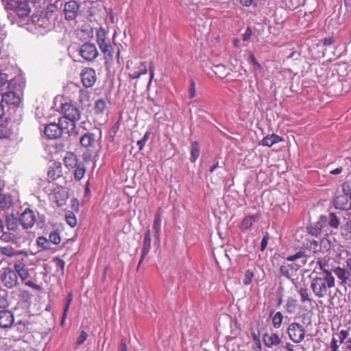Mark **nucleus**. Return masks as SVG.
<instances>
[{"mask_svg": "<svg viewBox=\"0 0 351 351\" xmlns=\"http://www.w3.org/2000/svg\"><path fill=\"white\" fill-rule=\"evenodd\" d=\"M162 217L161 214L158 211L154 216L153 223V230L154 231L155 243H160V227H161Z\"/></svg>", "mask_w": 351, "mask_h": 351, "instance_id": "23", "label": "nucleus"}, {"mask_svg": "<svg viewBox=\"0 0 351 351\" xmlns=\"http://www.w3.org/2000/svg\"><path fill=\"white\" fill-rule=\"evenodd\" d=\"M64 119H58V123H51L45 126V134L49 139H56L60 138L63 133L69 134L70 136H74L73 132L69 130L66 123H64Z\"/></svg>", "mask_w": 351, "mask_h": 351, "instance_id": "3", "label": "nucleus"}, {"mask_svg": "<svg viewBox=\"0 0 351 351\" xmlns=\"http://www.w3.org/2000/svg\"><path fill=\"white\" fill-rule=\"evenodd\" d=\"M89 94L88 91L84 90H80L79 91V101L80 102H84V101L88 100Z\"/></svg>", "mask_w": 351, "mask_h": 351, "instance_id": "54", "label": "nucleus"}, {"mask_svg": "<svg viewBox=\"0 0 351 351\" xmlns=\"http://www.w3.org/2000/svg\"><path fill=\"white\" fill-rule=\"evenodd\" d=\"M29 322L27 319L19 320L14 324L16 330L20 332H25L29 330Z\"/></svg>", "mask_w": 351, "mask_h": 351, "instance_id": "33", "label": "nucleus"}, {"mask_svg": "<svg viewBox=\"0 0 351 351\" xmlns=\"http://www.w3.org/2000/svg\"><path fill=\"white\" fill-rule=\"evenodd\" d=\"M80 56L86 61H93L99 55V52L94 43H84L79 49Z\"/></svg>", "mask_w": 351, "mask_h": 351, "instance_id": "7", "label": "nucleus"}, {"mask_svg": "<svg viewBox=\"0 0 351 351\" xmlns=\"http://www.w3.org/2000/svg\"><path fill=\"white\" fill-rule=\"evenodd\" d=\"M49 241L51 244L53 243L54 245H58L61 242L60 231L58 229H56L49 233Z\"/></svg>", "mask_w": 351, "mask_h": 351, "instance_id": "36", "label": "nucleus"}, {"mask_svg": "<svg viewBox=\"0 0 351 351\" xmlns=\"http://www.w3.org/2000/svg\"><path fill=\"white\" fill-rule=\"evenodd\" d=\"M254 221V217L252 216H249L243 219L241 222V228L242 229H248L250 228Z\"/></svg>", "mask_w": 351, "mask_h": 351, "instance_id": "47", "label": "nucleus"}, {"mask_svg": "<svg viewBox=\"0 0 351 351\" xmlns=\"http://www.w3.org/2000/svg\"><path fill=\"white\" fill-rule=\"evenodd\" d=\"M37 245L43 250H49L51 248V243L49 239L45 237H39L37 239Z\"/></svg>", "mask_w": 351, "mask_h": 351, "instance_id": "41", "label": "nucleus"}, {"mask_svg": "<svg viewBox=\"0 0 351 351\" xmlns=\"http://www.w3.org/2000/svg\"><path fill=\"white\" fill-rule=\"evenodd\" d=\"M333 272L335 274V276L337 277V278L341 280V285L348 284V282L350 280L349 279L350 274H348L347 270H346L345 269L341 268L340 267H337L333 269Z\"/></svg>", "mask_w": 351, "mask_h": 351, "instance_id": "26", "label": "nucleus"}, {"mask_svg": "<svg viewBox=\"0 0 351 351\" xmlns=\"http://www.w3.org/2000/svg\"><path fill=\"white\" fill-rule=\"evenodd\" d=\"M106 108V103L104 99H97L94 106V110L96 113L101 114L103 113Z\"/></svg>", "mask_w": 351, "mask_h": 351, "instance_id": "40", "label": "nucleus"}, {"mask_svg": "<svg viewBox=\"0 0 351 351\" xmlns=\"http://www.w3.org/2000/svg\"><path fill=\"white\" fill-rule=\"evenodd\" d=\"M14 269L17 276H19L22 281L25 280L29 277L28 269L22 263L15 264Z\"/></svg>", "mask_w": 351, "mask_h": 351, "instance_id": "30", "label": "nucleus"}, {"mask_svg": "<svg viewBox=\"0 0 351 351\" xmlns=\"http://www.w3.org/2000/svg\"><path fill=\"white\" fill-rule=\"evenodd\" d=\"M21 103L20 97L14 92H6L1 95L0 104H2L3 110L7 108L8 111L14 110L19 107Z\"/></svg>", "mask_w": 351, "mask_h": 351, "instance_id": "6", "label": "nucleus"}, {"mask_svg": "<svg viewBox=\"0 0 351 351\" xmlns=\"http://www.w3.org/2000/svg\"><path fill=\"white\" fill-rule=\"evenodd\" d=\"M88 337V334L86 331L82 330L76 341L77 345H82Z\"/></svg>", "mask_w": 351, "mask_h": 351, "instance_id": "55", "label": "nucleus"}, {"mask_svg": "<svg viewBox=\"0 0 351 351\" xmlns=\"http://www.w3.org/2000/svg\"><path fill=\"white\" fill-rule=\"evenodd\" d=\"M250 60L251 61V62L252 63V64L254 65V66L255 67V69L256 70H258V71H261V64L257 62L255 56H254L253 53H251L250 55Z\"/></svg>", "mask_w": 351, "mask_h": 351, "instance_id": "60", "label": "nucleus"}, {"mask_svg": "<svg viewBox=\"0 0 351 351\" xmlns=\"http://www.w3.org/2000/svg\"><path fill=\"white\" fill-rule=\"evenodd\" d=\"M80 10V5L79 3L74 1L71 0L64 3V14L65 19L69 21H72L75 19L78 15Z\"/></svg>", "mask_w": 351, "mask_h": 351, "instance_id": "13", "label": "nucleus"}, {"mask_svg": "<svg viewBox=\"0 0 351 351\" xmlns=\"http://www.w3.org/2000/svg\"><path fill=\"white\" fill-rule=\"evenodd\" d=\"M27 1L29 3H31L36 8H41L46 3V0H29Z\"/></svg>", "mask_w": 351, "mask_h": 351, "instance_id": "56", "label": "nucleus"}, {"mask_svg": "<svg viewBox=\"0 0 351 351\" xmlns=\"http://www.w3.org/2000/svg\"><path fill=\"white\" fill-rule=\"evenodd\" d=\"M199 156V147L197 141L191 143L190 161L195 162Z\"/></svg>", "mask_w": 351, "mask_h": 351, "instance_id": "32", "label": "nucleus"}, {"mask_svg": "<svg viewBox=\"0 0 351 351\" xmlns=\"http://www.w3.org/2000/svg\"><path fill=\"white\" fill-rule=\"evenodd\" d=\"M335 285L334 276H318L312 279L311 289L315 295L318 298L326 297L328 290Z\"/></svg>", "mask_w": 351, "mask_h": 351, "instance_id": "1", "label": "nucleus"}, {"mask_svg": "<svg viewBox=\"0 0 351 351\" xmlns=\"http://www.w3.org/2000/svg\"><path fill=\"white\" fill-rule=\"evenodd\" d=\"M47 176L50 181H56L62 176V167L60 162H53L49 167Z\"/></svg>", "mask_w": 351, "mask_h": 351, "instance_id": "16", "label": "nucleus"}, {"mask_svg": "<svg viewBox=\"0 0 351 351\" xmlns=\"http://www.w3.org/2000/svg\"><path fill=\"white\" fill-rule=\"evenodd\" d=\"M341 234L346 240H351V214L341 227Z\"/></svg>", "mask_w": 351, "mask_h": 351, "instance_id": "29", "label": "nucleus"}, {"mask_svg": "<svg viewBox=\"0 0 351 351\" xmlns=\"http://www.w3.org/2000/svg\"><path fill=\"white\" fill-rule=\"evenodd\" d=\"M61 110L64 116L60 118L64 119V123H66L69 130L73 132L74 136H76L78 132L75 130V122L81 119V111L71 102L62 103Z\"/></svg>", "mask_w": 351, "mask_h": 351, "instance_id": "2", "label": "nucleus"}, {"mask_svg": "<svg viewBox=\"0 0 351 351\" xmlns=\"http://www.w3.org/2000/svg\"><path fill=\"white\" fill-rule=\"evenodd\" d=\"M263 341L265 346L267 348H272L280 343L281 340L278 335L275 333L266 332L263 336Z\"/></svg>", "mask_w": 351, "mask_h": 351, "instance_id": "22", "label": "nucleus"}, {"mask_svg": "<svg viewBox=\"0 0 351 351\" xmlns=\"http://www.w3.org/2000/svg\"><path fill=\"white\" fill-rule=\"evenodd\" d=\"M310 245L308 246L314 254H317L320 252L319 242L316 240L309 241Z\"/></svg>", "mask_w": 351, "mask_h": 351, "instance_id": "49", "label": "nucleus"}, {"mask_svg": "<svg viewBox=\"0 0 351 351\" xmlns=\"http://www.w3.org/2000/svg\"><path fill=\"white\" fill-rule=\"evenodd\" d=\"M294 346L290 343H287L285 346L279 348V351H295Z\"/></svg>", "mask_w": 351, "mask_h": 351, "instance_id": "61", "label": "nucleus"}, {"mask_svg": "<svg viewBox=\"0 0 351 351\" xmlns=\"http://www.w3.org/2000/svg\"><path fill=\"white\" fill-rule=\"evenodd\" d=\"M287 332L291 340L294 343L302 342L305 337V329L297 322L291 323L288 328Z\"/></svg>", "mask_w": 351, "mask_h": 351, "instance_id": "8", "label": "nucleus"}, {"mask_svg": "<svg viewBox=\"0 0 351 351\" xmlns=\"http://www.w3.org/2000/svg\"><path fill=\"white\" fill-rule=\"evenodd\" d=\"M57 10V6L55 4H50L47 5V8L40 15L43 16L49 19V20H53V16L54 12Z\"/></svg>", "mask_w": 351, "mask_h": 351, "instance_id": "34", "label": "nucleus"}, {"mask_svg": "<svg viewBox=\"0 0 351 351\" xmlns=\"http://www.w3.org/2000/svg\"><path fill=\"white\" fill-rule=\"evenodd\" d=\"M127 68L130 69L128 75L132 79H137L147 72L146 62H139L136 67L130 69L129 66H127Z\"/></svg>", "mask_w": 351, "mask_h": 351, "instance_id": "21", "label": "nucleus"}, {"mask_svg": "<svg viewBox=\"0 0 351 351\" xmlns=\"http://www.w3.org/2000/svg\"><path fill=\"white\" fill-rule=\"evenodd\" d=\"M349 197L339 195L333 199V205L336 209L341 210H349L351 209V202Z\"/></svg>", "mask_w": 351, "mask_h": 351, "instance_id": "18", "label": "nucleus"}, {"mask_svg": "<svg viewBox=\"0 0 351 351\" xmlns=\"http://www.w3.org/2000/svg\"><path fill=\"white\" fill-rule=\"evenodd\" d=\"M73 300V295L71 293H69L66 297V302L64 307V317L66 316L67 312L69 308V306Z\"/></svg>", "mask_w": 351, "mask_h": 351, "instance_id": "53", "label": "nucleus"}, {"mask_svg": "<svg viewBox=\"0 0 351 351\" xmlns=\"http://www.w3.org/2000/svg\"><path fill=\"white\" fill-rule=\"evenodd\" d=\"M282 141V137L275 134H272L271 135H268L263 138V139L262 140V145L263 146L270 147L273 145L281 142Z\"/></svg>", "mask_w": 351, "mask_h": 351, "instance_id": "28", "label": "nucleus"}, {"mask_svg": "<svg viewBox=\"0 0 351 351\" xmlns=\"http://www.w3.org/2000/svg\"><path fill=\"white\" fill-rule=\"evenodd\" d=\"M1 280L5 287L12 289L18 284L17 274L14 270L6 268L1 276Z\"/></svg>", "mask_w": 351, "mask_h": 351, "instance_id": "11", "label": "nucleus"}, {"mask_svg": "<svg viewBox=\"0 0 351 351\" xmlns=\"http://www.w3.org/2000/svg\"><path fill=\"white\" fill-rule=\"evenodd\" d=\"M298 305V300L293 298L289 297L285 305L287 311L289 313H293L295 312Z\"/></svg>", "mask_w": 351, "mask_h": 351, "instance_id": "35", "label": "nucleus"}, {"mask_svg": "<svg viewBox=\"0 0 351 351\" xmlns=\"http://www.w3.org/2000/svg\"><path fill=\"white\" fill-rule=\"evenodd\" d=\"M314 272H316L319 276H333L329 265L322 258H318L317 261V267L314 269Z\"/></svg>", "mask_w": 351, "mask_h": 351, "instance_id": "20", "label": "nucleus"}, {"mask_svg": "<svg viewBox=\"0 0 351 351\" xmlns=\"http://www.w3.org/2000/svg\"><path fill=\"white\" fill-rule=\"evenodd\" d=\"M74 178L76 180H80L84 176L86 168L84 162H80L75 167Z\"/></svg>", "mask_w": 351, "mask_h": 351, "instance_id": "31", "label": "nucleus"}, {"mask_svg": "<svg viewBox=\"0 0 351 351\" xmlns=\"http://www.w3.org/2000/svg\"><path fill=\"white\" fill-rule=\"evenodd\" d=\"M328 225L330 227L337 229L339 227L340 221L339 219L337 217V215L333 213H330L328 215Z\"/></svg>", "mask_w": 351, "mask_h": 351, "instance_id": "39", "label": "nucleus"}, {"mask_svg": "<svg viewBox=\"0 0 351 351\" xmlns=\"http://www.w3.org/2000/svg\"><path fill=\"white\" fill-rule=\"evenodd\" d=\"M269 239L268 233H266L264 237L262 239L261 243V250L263 252L267 245L268 241Z\"/></svg>", "mask_w": 351, "mask_h": 351, "instance_id": "58", "label": "nucleus"}, {"mask_svg": "<svg viewBox=\"0 0 351 351\" xmlns=\"http://www.w3.org/2000/svg\"><path fill=\"white\" fill-rule=\"evenodd\" d=\"M302 267L298 263H284L280 267V274L288 279L297 275L298 271Z\"/></svg>", "mask_w": 351, "mask_h": 351, "instance_id": "14", "label": "nucleus"}, {"mask_svg": "<svg viewBox=\"0 0 351 351\" xmlns=\"http://www.w3.org/2000/svg\"><path fill=\"white\" fill-rule=\"evenodd\" d=\"M119 351H128L126 341L124 339L121 340Z\"/></svg>", "mask_w": 351, "mask_h": 351, "instance_id": "64", "label": "nucleus"}, {"mask_svg": "<svg viewBox=\"0 0 351 351\" xmlns=\"http://www.w3.org/2000/svg\"><path fill=\"white\" fill-rule=\"evenodd\" d=\"M298 292L301 297L302 302H305L307 301L311 302L312 300L309 298L307 288H306V287L301 288Z\"/></svg>", "mask_w": 351, "mask_h": 351, "instance_id": "46", "label": "nucleus"}, {"mask_svg": "<svg viewBox=\"0 0 351 351\" xmlns=\"http://www.w3.org/2000/svg\"><path fill=\"white\" fill-rule=\"evenodd\" d=\"M18 240V236H13L6 232L4 221L0 217V241L4 243H16Z\"/></svg>", "mask_w": 351, "mask_h": 351, "instance_id": "19", "label": "nucleus"}, {"mask_svg": "<svg viewBox=\"0 0 351 351\" xmlns=\"http://www.w3.org/2000/svg\"><path fill=\"white\" fill-rule=\"evenodd\" d=\"M101 136V131H99L98 136L94 132H86L80 138V145L85 148L89 153H93L95 150L97 141Z\"/></svg>", "mask_w": 351, "mask_h": 351, "instance_id": "5", "label": "nucleus"}, {"mask_svg": "<svg viewBox=\"0 0 351 351\" xmlns=\"http://www.w3.org/2000/svg\"><path fill=\"white\" fill-rule=\"evenodd\" d=\"M0 253L8 257H12L14 256L12 248L8 246L0 247Z\"/></svg>", "mask_w": 351, "mask_h": 351, "instance_id": "50", "label": "nucleus"}, {"mask_svg": "<svg viewBox=\"0 0 351 351\" xmlns=\"http://www.w3.org/2000/svg\"><path fill=\"white\" fill-rule=\"evenodd\" d=\"M306 257V255L305 252L302 250H300L298 252H296L295 254L289 256L287 257L286 260L289 262H293L298 259L305 258Z\"/></svg>", "mask_w": 351, "mask_h": 351, "instance_id": "45", "label": "nucleus"}, {"mask_svg": "<svg viewBox=\"0 0 351 351\" xmlns=\"http://www.w3.org/2000/svg\"><path fill=\"white\" fill-rule=\"evenodd\" d=\"M5 8L13 11L19 18H25L30 13L27 0H5Z\"/></svg>", "mask_w": 351, "mask_h": 351, "instance_id": "4", "label": "nucleus"}, {"mask_svg": "<svg viewBox=\"0 0 351 351\" xmlns=\"http://www.w3.org/2000/svg\"><path fill=\"white\" fill-rule=\"evenodd\" d=\"M151 248V231L148 229L145 234V238L143 241V249H142V254L141 256L140 261L138 263V265L142 263L143 260L145 257V256L148 254Z\"/></svg>", "mask_w": 351, "mask_h": 351, "instance_id": "24", "label": "nucleus"}, {"mask_svg": "<svg viewBox=\"0 0 351 351\" xmlns=\"http://www.w3.org/2000/svg\"><path fill=\"white\" fill-rule=\"evenodd\" d=\"M63 160L67 168H74L79 163L77 156L72 152H66Z\"/></svg>", "mask_w": 351, "mask_h": 351, "instance_id": "27", "label": "nucleus"}, {"mask_svg": "<svg viewBox=\"0 0 351 351\" xmlns=\"http://www.w3.org/2000/svg\"><path fill=\"white\" fill-rule=\"evenodd\" d=\"M254 276V273L250 269L247 270L245 273L244 278H243V284L245 285H249L251 284L252 279Z\"/></svg>", "mask_w": 351, "mask_h": 351, "instance_id": "48", "label": "nucleus"}, {"mask_svg": "<svg viewBox=\"0 0 351 351\" xmlns=\"http://www.w3.org/2000/svg\"><path fill=\"white\" fill-rule=\"evenodd\" d=\"M283 319V315L281 312H277L272 317L273 326L276 328L280 327Z\"/></svg>", "mask_w": 351, "mask_h": 351, "instance_id": "43", "label": "nucleus"}, {"mask_svg": "<svg viewBox=\"0 0 351 351\" xmlns=\"http://www.w3.org/2000/svg\"><path fill=\"white\" fill-rule=\"evenodd\" d=\"M80 76L82 82L86 88L92 87L97 80L95 71L91 68L84 69Z\"/></svg>", "mask_w": 351, "mask_h": 351, "instance_id": "12", "label": "nucleus"}, {"mask_svg": "<svg viewBox=\"0 0 351 351\" xmlns=\"http://www.w3.org/2000/svg\"><path fill=\"white\" fill-rule=\"evenodd\" d=\"M66 223L72 228H74L77 225V219L74 214L70 213L66 215Z\"/></svg>", "mask_w": 351, "mask_h": 351, "instance_id": "51", "label": "nucleus"}, {"mask_svg": "<svg viewBox=\"0 0 351 351\" xmlns=\"http://www.w3.org/2000/svg\"><path fill=\"white\" fill-rule=\"evenodd\" d=\"M189 97L191 99L195 97V82L193 80L190 81V87H189Z\"/></svg>", "mask_w": 351, "mask_h": 351, "instance_id": "59", "label": "nucleus"}, {"mask_svg": "<svg viewBox=\"0 0 351 351\" xmlns=\"http://www.w3.org/2000/svg\"><path fill=\"white\" fill-rule=\"evenodd\" d=\"M20 224L24 229L32 228L36 221V216L35 213L30 208H25L24 211L20 215L19 217Z\"/></svg>", "mask_w": 351, "mask_h": 351, "instance_id": "9", "label": "nucleus"}, {"mask_svg": "<svg viewBox=\"0 0 351 351\" xmlns=\"http://www.w3.org/2000/svg\"><path fill=\"white\" fill-rule=\"evenodd\" d=\"M99 47L101 52L104 54L106 62L108 63L113 59V48L110 44V41L103 43L99 45Z\"/></svg>", "mask_w": 351, "mask_h": 351, "instance_id": "25", "label": "nucleus"}, {"mask_svg": "<svg viewBox=\"0 0 351 351\" xmlns=\"http://www.w3.org/2000/svg\"><path fill=\"white\" fill-rule=\"evenodd\" d=\"M53 263H56L57 267H58L61 269L62 271L63 272L64 269L65 262L58 257H55L53 259Z\"/></svg>", "mask_w": 351, "mask_h": 351, "instance_id": "57", "label": "nucleus"}, {"mask_svg": "<svg viewBox=\"0 0 351 351\" xmlns=\"http://www.w3.org/2000/svg\"><path fill=\"white\" fill-rule=\"evenodd\" d=\"M3 221L6 232L13 236H17L16 234L19 230V219L14 213H10L5 215Z\"/></svg>", "mask_w": 351, "mask_h": 351, "instance_id": "10", "label": "nucleus"}, {"mask_svg": "<svg viewBox=\"0 0 351 351\" xmlns=\"http://www.w3.org/2000/svg\"><path fill=\"white\" fill-rule=\"evenodd\" d=\"M341 187H342V192H343L342 195L350 197L351 195V187H350L349 183L347 182H344L342 184Z\"/></svg>", "mask_w": 351, "mask_h": 351, "instance_id": "52", "label": "nucleus"}, {"mask_svg": "<svg viewBox=\"0 0 351 351\" xmlns=\"http://www.w3.org/2000/svg\"><path fill=\"white\" fill-rule=\"evenodd\" d=\"M10 196L0 195V208L5 210L9 208L12 205Z\"/></svg>", "mask_w": 351, "mask_h": 351, "instance_id": "38", "label": "nucleus"}, {"mask_svg": "<svg viewBox=\"0 0 351 351\" xmlns=\"http://www.w3.org/2000/svg\"><path fill=\"white\" fill-rule=\"evenodd\" d=\"M97 42L98 45L103 43L107 42L106 40V33L104 28H99L97 29L96 33Z\"/></svg>", "mask_w": 351, "mask_h": 351, "instance_id": "42", "label": "nucleus"}, {"mask_svg": "<svg viewBox=\"0 0 351 351\" xmlns=\"http://www.w3.org/2000/svg\"><path fill=\"white\" fill-rule=\"evenodd\" d=\"M319 246L320 252H328L330 250L331 247L330 241L328 239L324 238L319 241Z\"/></svg>", "mask_w": 351, "mask_h": 351, "instance_id": "44", "label": "nucleus"}, {"mask_svg": "<svg viewBox=\"0 0 351 351\" xmlns=\"http://www.w3.org/2000/svg\"><path fill=\"white\" fill-rule=\"evenodd\" d=\"M8 81V75L5 73H0V87L5 85Z\"/></svg>", "mask_w": 351, "mask_h": 351, "instance_id": "63", "label": "nucleus"}, {"mask_svg": "<svg viewBox=\"0 0 351 351\" xmlns=\"http://www.w3.org/2000/svg\"><path fill=\"white\" fill-rule=\"evenodd\" d=\"M10 306L8 300V295L5 291L0 292V308L2 310L6 309Z\"/></svg>", "mask_w": 351, "mask_h": 351, "instance_id": "37", "label": "nucleus"}, {"mask_svg": "<svg viewBox=\"0 0 351 351\" xmlns=\"http://www.w3.org/2000/svg\"><path fill=\"white\" fill-rule=\"evenodd\" d=\"M348 332L346 330H341L339 333V338L341 343H343V341L348 337Z\"/></svg>", "mask_w": 351, "mask_h": 351, "instance_id": "62", "label": "nucleus"}, {"mask_svg": "<svg viewBox=\"0 0 351 351\" xmlns=\"http://www.w3.org/2000/svg\"><path fill=\"white\" fill-rule=\"evenodd\" d=\"M32 20L36 28L43 29L46 31L50 30L53 25L52 20H49V19L43 16L42 15L34 16Z\"/></svg>", "mask_w": 351, "mask_h": 351, "instance_id": "17", "label": "nucleus"}, {"mask_svg": "<svg viewBox=\"0 0 351 351\" xmlns=\"http://www.w3.org/2000/svg\"><path fill=\"white\" fill-rule=\"evenodd\" d=\"M14 323V313L9 310H0V328L7 329Z\"/></svg>", "mask_w": 351, "mask_h": 351, "instance_id": "15", "label": "nucleus"}]
</instances>
